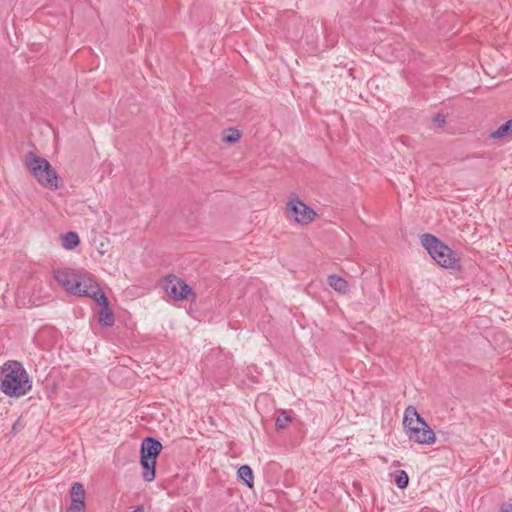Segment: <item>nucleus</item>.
Segmentation results:
<instances>
[{
  "label": "nucleus",
  "mask_w": 512,
  "mask_h": 512,
  "mask_svg": "<svg viewBox=\"0 0 512 512\" xmlns=\"http://www.w3.org/2000/svg\"><path fill=\"white\" fill-rule=\"evenodd\" d=\"M327 283L331 288L341 294H346L349 291L348 282L336 274L329 275L327 278Z\"/></svg>",
  "instance_id": "obj_10"
},
{
  "label": "nucleus",
  "mask_w": 512,
  "mask_h": 512,
  "mask_svg": "<svg viewBox=\"0 0 512 512\" xmlns=\"http://www.w3.org/2000/svg\"><path fill=\"white\" fill-rule=\"evenodd\" d=\"M421 244L432 259L442 268L461 270V259L457 253L438 237L425 233L421 236Z\"/></svg>",
  "instance_id": "obj_4"
},
{
  "label": "nucleus",
  "mask_w": 512,
  "mask_h": 512,
  "mask_svg": "<svg viewBox=\"0 0 512 512\" xmlns=\"http://www.w3.org/2000/svg\"><path fill=\"white\" fill-rule=\"evenodd\" d=\"M291 421V415L287 411L281 410L275 421L276 430L279 431L286 428L287 424Z\"/></svg>",
  "instance_id": "obj_16"
},
{
  "label": "nucleus",
  "mask_w": 512,
  "mask_h": 512,
  "mask_svg": "<svg viewBox=\"0 0 512 512\" xmlns=\"http://www.w3.org/2000/svg\"><path fill=\"white\" fill-rule=\"evenodd\" d=\"M240 138L241 132L236 128H226L222 132V140L227 144H235Z\"/></svg>",
  "instance_id": "obj_15"
},
{
  "label": "nucleus",
  "mask_w": 512,
  "mask_h": 512,
  "mask_svg": "<svg viewBox=\"0 0 512 512\" xmlns=\"http://www.w3.org/2000/svg\"><path fill=\"white\" fill-rule=\"evenodd\" d=\"M286 213L289 218H292L296 223L301 225L310 224L317 216L316 212L301 201L295 193H292L289 197L286 205Z\"/></svg>",
  "instance_id": "obj_8"
},
{
  "label": "nucleus",
  "mask_w": 512,
  "mask_h": 512,
  "mask_svg": "<svg viewBox=\"0 0 512 512\" xmlns=\"http://www.w3.org/2000/svg\"><path fill=\"white\" fill-rule=\"evenodd\" d=\"M161 442L154 437H146L140 445V465L145 482H152L156 477L157 459L162 451Z\"/></svg>",
  "instance_id": "obj_6"
},
{
  "label": "nucleus",
  "mask_w": 512,
  "mask_h": 512,
  "mask_svg": "<svg viewBox=\"0 0 512 512\" xmlns=\"http://www.w3.org/2000/svg\"><path fill=\"white\" fill-rule=\"evenodd\" d=\"M165 293L174 301L188 300L194 302L197 298L192 287L176 275H168L163 280Z\"/></svg>",
  "instance_id": "obj_7"
},
{
  "label": "nucleus",
  "mask_w": 512,
  "mask_h": 512,
  "mask_svg": "<svg viewBox=\"0 0 512 512\" xmlns=\"http://www.w3.org/2000/svg\"><path fill=\"white\" fill-rule=\"evenodd\" d=\"M86 504H78L71 502L70 506L67 508L66 512H85Z\"/></svg>",
  "instance_id": "obj_19"
},
{
  "label": "nucleus",
  "mask_w": 512,
  "mask_h": 512,
  "mask_svg": "<svg viewBox=\"0 0 512 512\" xmlns=\"http://www.w3.org/2000/svg\"><path fill=\"white\" fill-rule=\"evenodd\" d=\"M395 484L399 489L407 488L409 476L404 470H397L395 473Z\"/></svg>",
  "instance_id": "obj_17"
},
{
  "label": "nucleus",
  "mask_w": 512,
  "mask_h": 512,
  "mask_svg": "<svg viewBox=\"0 0 512 512\" xmlns=\"http://www.w3.org/2000/svg\"><path fill=\"white\" fill-rule=\"evenodd\" d=\"M499 512H512V503H503Z\"/></svg>",
  "instance_id": "obj_21"
},
{
  "label": "nucleus",
  "mask_w": 512,
  "mask_h": 512,
  "mask_svg": "<svg viewBox=\"0 0 512 512\" xmlns=\"http://www.w3.org/2000/svg\"><path fill=\"white\" fill-rule=\"evenodd\" d=\"M62 238V246L67 250H72L76 248L80 244V238L78 234L74 231H68Z\"/></svg>",
  "instance_id": "obj_14"
},
{
  "label": "nucleus",
  "mask_w": 512,
  "mask_h": 512,
  "mask_svg": "<svg viewBox=\"0 0 512 512\" xmlns=\"http://www.w3.org/2000/svg\"><path fill=\"white\" fill-rule=\"evenodd\" d=\"M57 283L74 296L89 297L93 287L99 284L89 273H81L72 269H59L54 271Z\"/></svg>",
  "instance_id": "obj_2"
},
{
  "label": "nucleus",
  "mask_w": 512,
  "mask_h": 512,
  "mask_svg": "<svg viewBox=\"0 0 512 512\" xmlns=\"http://www.w3.org/2000/svg\"><path fill=\"white\" fill-rule=\"evenodd\" d=\"M23 427H24V425H23V423H22L21 418H18V419L14 422V424H13V426H12V431H11V432H12V433H14V434H16V433L18 432V430H19V429H22Z\"/></svg>",
  "instance_id": "obj_20"
},
{
  "label": "nucleus",
  "mask_w": 512,
  "mask_h": 512,
  "mask_svg": "<svg viewBox=\"0 0 512 512\" xmlns=\"http://www.w3.org/2000/svg\"><path fill=\"white\" fill-rule=\"evenodd\" d=\"M432 122L436 127L442 128L446 123V117L444 114L438 113L432 118Z\"/></svg>",
  "instance_id": "obj_18"
},
{
  "label": "nucleus",
  "mask_w": 512,
  "mask_h": 512,
  "mask_svg": "<svg viewBox=\"0 0 512 512\" xmlns=\"http://www.w3.org/2000/svg\"><path fill=\"white\" fill-rule=\"evenodd\" d=\"M32 388V382L22 363L9 360L0 367V391L9 397H21Z\"/></svg>",
  "instance_id": "obj_1"
},
{
  "label": "nucleus",
  "mask_w": 512,
  "mask_h": 512,
  "mask_svg": "<svg viewBox=\"0 0 512 512\" xmlns=\"http://www.w3.org/2000/svg\"><path fill=\"white\" fill-rule=\"evenodd\" d=\"M93 288L94 290L89 297L99 306V310L97 311L98 323L103 328H110L115 323V316L109 306V300L99 285Z\"/></svg>",
  "instance_id": "obj_9"
},
{
  "label": "nucleus",
  "mask_w": 512,
  "mask_h": 512,
  "mask_svg": "<svg viewBox=\"0 0 512 512\" xmlns=\"http://www.w3.org/2000/svg\"><path fill=\"white\" fill-rule=\"evenodd\" d=\"M71 502L85 504V490L80 482H74L70 489Z\"/></svg>",
  "instance_id": "obj_12"
},
{
  "label": "nucleus",
  "mask_w": 512,
  "mask_h": 512,
  "mask_svg": "<svg viewBox=\"0 0 512 512\" xmlns=\"http://www.w3.org/2000/svg\"><path fill=\"white\" fill-rule=\"evenodd\" d=\"M512 136V118L500 125L494 132L491 133L492 139H503Z\"/></svg>",
  "instance_id": "obj_13"
},
{
  "label": "nucleus",
  "mask_w": 512,
  "mask_h": 512,
  "mask_svg": "<svg viewBox=\"0 0 512 512\" xmlns=\"http://www.w3.org/2000/svg\"><path fill=\"white\" fill-rule=\"evenodd\" d=\"M237 476L248 488L254 486V474L249 465H242L238 468Z\"/></svg>",
  "instance_id": "obj_11"
},
{
  "label": "nucleus",
  "mask_w": 512,
  "mask_h": 512,
  "mask_svg": "<svg viewBox=\"0 0 512 512\" xmlns=\"http://www.w3.org/2000/svg\"><path fill=\"white\" fill-rule=\"evenodd\" d=\"M132 512H143V506H137Z\"/></svg>",
  "instance_id": "obj_22"
},
{
  "label": "nucleus",
  "mask_w": 512,
  "mask_h": 512,
  "mask_svg": "<svg viewBox=\"0 0 512 512\" xmlns=\"http://www.w3.org/2000/svg\"><path fill=\"white\" fill-rule=\"evenodd\" d=\"M403 426L410 441L421 445H432L436 442L435 432L412 405L404 411Z\"/></svg>",
  "instance_id": "obj_3"
},
{
  "label": "nucleus",
  "mask_w": 512,
  "mask_h": 512,
  "mask_svg": "<svg viewBox=\"0 0 512 512\" xmlns=\"http://www.w3.org/2000/svg\"><path fill=\"white\" fill-rule=\"evenodd\" d=\"M24 164L27 170L34 176L40 185L49 189L59 187L60 176L50 162L33 151L25 154Z\"/></svg>",
  "instance_id": "obj_5"
}]
</instances>
